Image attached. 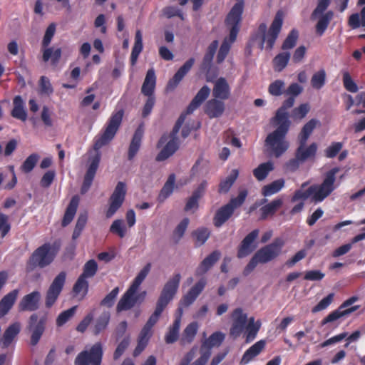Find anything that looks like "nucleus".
<instances>
[{"label": "nucleus", "mask_w": 365, "mask_h": 365, "mask_svg": "<svg viewBox=\"0 0 365 365\" xmlns=\"http://www.w3.org/2000/svg\"><path fill=\"white\" fill-rule=\"evenodd\" d=\"M110 232L113 234H116L120 238L124 237L126 232V228L123 225V220H114L110 227Z\"/></svg>", "instance_id": "nucleus-55"}, {"label": "nucleus", "mask_w": 365, "mask_h": 365, "mask_svg": "<svg viewBox=\"0 0 365 365\" xmlns=\"http://www.w3.org/2000/svg\"><path fill=\"white\" fill-rule=\"evenodd\" d=\"M143 36L140 30H137L135 36V43L130 55V62L133 66L135 64L138 58L143 50Z\"/></svg>", "instance_id": "nucleus-35"}, {"label": "nucleus", "mask_w": 365, "mask_h": 365, "mask_svg": "<svg viewBox=\"0 0 365 365\" xmlns=\"http://www.w3.org/2000/svg\"><path fill=\"white\" fill-rule=\"evenodd\" d=\"M97 270V262L94 259H90L84 264L81 275L86 278L93 277L96 274Z\"/></svg>", "instance_id": "nucleus-52"}, {"label": "nucleus", "mask_w": 365, "mask_h": 365, "mask_svg": "<svg viewBox=\"0 0 365 365\" xmlns=\"http://www.w3.org/2000/svg\"><path fill=\"white\" fill-rule=\"evenodd\" d=\"M61 56V49L60 48H47L43 50V59L44 61L51 60L52 63H57Z\"/></svg>", "instance_id": "nucleus-45"}, {"label": "nucleus", "mask_w": 365, "mask_h": 365, "mask_svg": "<svg viewBox=\"0 0 365 365\" xmlns=\"http://www.w3.org/2000/svg\"><path fill=\"white\" fill-rule=\"evenodd\" d=\"M66 279V273L61 272L53 280L46 293L45 306L51 308L58 299L63 290Z\"/></svg>", "instance_id": "nucleus-13"}, {"label": "nucleus", "mask_w": 365, "mask_h": 365, "mask_svg": "<svg viewBox=\"0 0 365 365\" xmlns=\"http://www.w3.org/2000/svg\"><path fill=\"white\" fill-rule=\"evenodd\" d=\"M151 269V263H147L144 267L139 272L133 279L130 286L123 294L117 304V312L128 311L132 309L136 304L142 303L145 297L146 292L143 291L138 293L139 287Z\"/></svg>", "instance_id": "nucleus-4"}, {"label": "nucleus", "mask_w": 365, "mask_h": 365, "mask_svg": "<svg viewBox=\"0 0 365 365\" xmlns=\"http://www.w3.org/2000/svg\"><path fill=\"white\" fill-rule=\"evenodd\" d=\"M307 143L299 142V146L295 151V155L301 162L304 163L309 159L314 158L317 151V145L316 143H311L306 147Z\"/></svg>", "instance_id": "nucleus-22"}, {"label": "nucleus", "mask_w": 365, "mask_h": 365, "mask_svg": "<svg viewBox=\"0 0 365 365\" xmlns=\"http://www.w3.org/2000/svg\"><path fill=\"white\" fill-rule=\"evenodd\" d=\"M46 315L39 316L37 313H33L29 318L26 329L30 334V344L36 346L43 336L47 324Z\"/></svg>", "instance_id": "nucleus-10"}, {"label": "nucleus", "mask_w": 365, "mask_h": 365, "mask_svg": "<svg viewBox=\"0 0 365 365\" xmlns=\"http://www.w3.org/2000/svg\"><path fill=\"white\" fill-rule=\"evenodd\" d=\"M225 110L224 103L217 99L208 101L205 106V113L210 118L220 117Z\"/></svg>", "instance_id": "nucleus-25"}, {"label": "nucleus", "mask_w": 365, "mask_h": 365, "mask_svg": "<svg viewBox=\"0 0 365 365\" xmlns=\"http://www.w3.org/2000/svg\"><path fill=\"white\" fill-rule=\"evenodd\" d=\"M221 253L215 250L207 256L199 264L195 275L200 276L206 273L220 258Z\"/></svg>", "instance_id": "nucleus-23"}, {"label": "nucleus", "mask_w": 365, "mask_h": 365, "mask_svg": "<svg viewBox=\"0 0 365 365\" xmlns=\"http://www.w3.org/2000/svg\"><path fill=\"white\" fill-rule=\"evenodd\" d=\"M238 175L239 173L237 169L232 170L229 176L220 182L218 192L220 193H227L237 180Z\"/></svg>", "instance_id": "nucleus-41"}, {"label": "nucleus", "mask_w": 365, "mask_h": 365, "mask_svg": "<svg viewBox=\"0 0 365 365\" xmlns=\"http://www.w3.org/2000/svg\"><path fill=\"white\" fill-rule=\"evenodd\" d=\"M194 61L193 58H190L178 69L175 76L168 83V86L170 88H175V87L180 82L183 77L191 69L194 64Z\"/></svg>", "instance_id": "nucleus-31"}, {"label": "nucleus", "mask_w": 365, "mask_h": 365, "mask_svg": "<svg viewBox=\"0 0 365 365\" xmlns=\"http://www.w3.org/2000/svg\"><path fill=\"white\" fill-rule=\"evenodd\" d=\"M232 317L233 322L240 324L241 326H245L247 323V314H244L241 308L235 309L232 314Z\"/></svg>", "instance_id": "nucleus-63"}, {"label": "nucleus", "mask_w": 365, "mask_h": 365, "mask_svg": "<svg viewBox=\"0 0 365 365\" xmlns=\"http://www.w3.org/2000/svg\"><path fill=\"white\" fill-rule=\"evenodd\" d=\"M283 245L284 241L281 238H276L272 243L257 250L255 256L259 263H267L279 255Z\"/></svg>", "instance_id": "nucleus-14"}, {"label": "nucleus", "mask_w": 365, "mask_h": 365, "mask_svg": "<svg viewBox=\"0 0 365 365\" xmlns=\"http://www.w3.org/2000/svg\"><path fill=\"white\" fill-rule=\"evenodd\" d=\"M40 156L37 153L29 155L21 165V170L24 173H31L37 164Z\"/></svg>", "instance_id": "nucleus-43"}, {"label": "nucleus", "mask_w": 365, "mask_h": 365, "mask_svg": "<svg viewBox=\"0 0 365 365\" xmlns=\"http://www.w3.org/2000/svg\"><path fill=\"white\" fill-rule=\"evenodd\" d=\"M175 182V175L174 173L170 174L163 187H162L158 200L161 202L167 199L173 192L174 186Z\"/></svg>", "instance_id": "nucleus-37"}, {"label": "nucleus", "mask_w": 365, "mask_h": 365, "mask_svg": "<svg viewBox=\"0 0 365 365\" xmlns=\"http://www.w3.org/2000/svg\"><path fill=\"white\" fill-rule=\"evenodd\" d=\"M155 75L153 69H149L147 72L141 91H153L155 86Z\"/></svg>", "instance_id": "nucleus-50"}, {"label": "nucleus", "mask_w": 365, "mask_h": 365, "mask_svg": "<svg viewBox=\"0 0 365 365\" xmlns=\"http://www.w3.org/2000/svg\"><path fill=\"white\" fill-rule=\"evenodd\" d=\"M326 72L324 69L316 72L311 79L312 88L316 90L321 89L325 83Z\"/></svg>", "instance_id": "nucleus-49"}, {"label": "nucleus", "mask_w": 365, "mask_h": 365, "mask_svg": "<svg viewBox=\"0 0 365 365\" xmlns=\"http://www.w3.org/2000/svg\"><path fill=\"white\" fill-rule=\"evenodd\" d=\"M265 345V341L262 339L251 346L244 353L240 361V364L245 365L250 363L254 358L257 356L262 352L264 349Z\"/></svg>", "instance_id": "nucleus-24"}, {"label": "nucleus", "mask_w": 365, "mask_h": 365, "mask_svg": "<svg viewBox=\"0 0 365 365\" xmlns=\"http://www.w3.org/2000/svg\"><path fill=\"white\" fill-rule=\"evenodd\" d=\"M282 204V200L278 198L262 207L260 209L262 213L261 219L264 220L268 215H274Z\"/></svg>", "instance_id": "nucleus-40"}, {"label": "nucleus", "mask_w": 365, "mask_h": 365, "mask_svg": "<svg viewBox=\"0 0 365 365\" xmlns=\"http://www.w3.org/2000/svg\"><path fill=\"white\" fill-rule=\"evenodd\" d=\"M207 284L206 279L201 278L194 286H192L186 294L180 300V304L184 307L191 305L200 293L203 291Z\"/></svg>", "instance_id": "nucleus-19"}, {"label": "nucleus", "mask_w": 365, "mask_h": 365, "mask_svg": "<svg viewBox=\"0 0 365 365\" xmlns=\"http://www.w3.org/2000/svg\"><path fill=\"white\" fill-rule=\"evenodd\" d=\"M148 96L145 104L142 110V116L143 118L147 117L152 111L153 108L155 103V97L154 93H143Z\"/></svg>", "instance_id": "nucleus-56"}, {"label": "nucleus", "mask_w": 365, "mask_h": 365, "mask_svg": "<svg viewBox=\"0 0 365 365\" xmlns=\"http://www.w3.org/2000/svg\"><path fill=\"white\" fill-rule=\"evenodd\" d=\"M357 300H358V297L356 296H352L351 297L345 300L339 307L338 309L331 312L325 318H324L321 322V324L322 326H324L328 323L334 322L338 320L339 319H340L343 317H345V316H348L349 314H351L352 312L356 311L359 308V306H358V305L353 306V307H351L350 308H347V309H346V308L351 306V304H353Z\"/></svg>", "instance_id": "nucleus-15"}, {"label": "nucleus", "mask_w": 365, "mask_h": 365, "mask_svg": "<svg viewBox=\"0 0 365 365\" xmlns=\"http://www.w3.org/2000/svg\"><path fill=\"white\" fill-rule=\"evenodd\" d=\"M284 180L280 178L264 185L262 189V195L267 197L277 193L284 186Z\"/></svg>", "instance_id": "nucleus-39"}, {"label": "nucleus", "mask_w": 365, "mask_h": 365, "mask_svg": "<svg viewBox=\"0 0 365 365\" xmlns=\"http://www.w3.org/2000/svg\"><path fill=\"white\" fill-rule=\"evenodd\" d=\"M76 309L77 306H73L60 313L56 321L57 327H62L68 322L74 316Z\"/></svg>", "instance_id": "nucleus-46"}, {"label": "nucleus", "mask_w": 365, "mask_h": 365, "mask_svg": "<svg viewBox=\"0 0 365 365\" xmlns=\"http://www.w3.org/2000/svg\"><path fill=\"white\" fill-rule=\"evenodd\" d=\"M56 173L54 170H48L41 179L40 185L42 187L48 188L54 180Z\"/></svg>", "instance_id": "nucleus-64"}, {"label": "nucleus", "mask_w": 365, "mask_h": 365, "mask_svg": "<svg viewBox=\"0 0 365 365\" xmlns=\"http://www.w3.org/2000/svg\"><path fill=\"white\" fill-rule=\"evenodd\" d=\"M282 23L283 14L279 11L277 13L267 32H266L267 26L265 24H262L259 26V36L257 38V41L260 49L266 48L270 50L272 48L282 29Z\"/></svg>", "instance_id": "nucleus-7"}, {"label": "nucleus", "mask_w": 365, "mask_h": 365, "mask_svg": "<svg viewBox=\"0 0 365 365\" xmlns=\"http://www.w3.org/2000/svg\"><path fill=\"white\" fill-rule=\"evenodd\" d=\"M198 329V324L197 322H191L184 329L181 339L180 344L182 345L188 344L194 340Z\"/></svg>", "instance_id": "nucleus-32"}, {"label": "nucleus", "mask_w": 365, "mask_h": 365, "mask_svg": "<svg viewBox=\"0 0 365 365\" xmlns=\"http://www.w3.org/2000/svg\"><path fill=\"white\" fill-rule=\"evenodd\" d=\"M334 293L329 294L327 297L323 298L316 306L312 308V312L316 313L324 309H326L332 302L334 299Z\"/></svg>", "instance_id": "nucleus-59"}, {"label": "nucleus", "mask_w": 365, "mask_h": 365, "mask_svg": "<svg viewBox=\"0 0 365 365\" xmlns=\"http://www.w3.org/2000/svg\"><path fill=\"white\" fill-rule=\"evenodd\" d=\"M130 344V336H125L118 345L113 353V359H118L128 347Z\"/></svg>", "instance_id": "nucleus-60"}, {"label": "nucleus", "mask_w": 365, "mask_h": 365, "mask_svg": "<svg viewBox=\"0 0 365 365\" xmlns=\"http://www.w3.org/2000/svg\"><path fill=\"white\" fill-rule=\"evenodd\" d=\"M201 127L200 121H188L187 122L182 128L181 136L183 139H185L189 136L193 130H197Z\"/></svg>", "instance_id": "nucleus-54"}, {"label": "nucleus", "mask_w": 365, "mask_h": 365, "mask_svg": "<svg viewBox=\"0 0 365 365\" xmlns=\"http://www.w3.org/2000/svg\"><path fill=\"white\" fill-rule=\"evenodd\" d=\"M290 58L289 52H282L279 53L273 60L274 69L277 71H282L288 63Z\"/></svg>", "instance_id": "nucleus-44"}, {"label": "nucleus", "mask_w": 365, "mask_h": 365, "mask_svg": "<svg viewBox=\"0 0 365 365\" xmlns=\"http://www.w3.org/2000/svg\"><path fill=\"white\" fill-rule=\"evenodd\" d=\"M124 110L123 109L113 112L103 127L101 133L95 137L93 149L96 151V153L89 159L90 163L81 188V194H85L90 189L101 161L99 150L109 144L114 138L121 125Z\"/></svg>", "instance_id": "nucleus-1"}, {"label": "nucleus", "mask_w": 365, "mask_h": 365, "mask_svg": "<svg viewBox=\"0 0 365 365\" xmlns=\"http://www.w3.org/2000/svg\"><path fill=\"white\" fill-rule=\"evenodd\" d=\"M144 134V125L140 124L136 128L128 151V159L132 160L140 150Z\"/></svg>", "instance_id": "nucleus-21"}, {"label": "nucleus", "mask_w": 365, "mask_h": 365, "mask_svg": "<svg viewBox=\"0 0 365 365\" xmlns=\"http://www.w3.org/2000/svg\"><path fill=\"white\" fill-rule=\"evenodd\" d=\"M247 195V190L242 189L237 197L231 198L228 203L220 207L213 217L214 225L216 227H222L232 216L235 210L243 205Z\"/></svg>", "instance_id": "nucleus-8"}, {"label": "nucleus", "mask_w": 365, "mask_h": 365, "mask_svg": "<svg viewBox=\"0 0 365 365\" xmlns=\"http://www.w3.org/2000/svg\"><path fill=\"white\" fill-rule=\"evenodd\" d=\"M11 228V223L9 222V217L3 213L0 212V234L1 238L5 237L10 232Z\"/></svg>", "instance_id": "nucleus-53"}, {"label": "nucleus", "mask_w": 365, "mask_h": 365, "mask_svg": "<svg viewBox=\"0 0 365 365\" xmlns=\"http://www.w3.org/2000/svg\"><path fill=\"white\" fill-rule=\"evenodd\" d=\"M274 168V164L271 161L261 163L253 170V175L257 180L262 181L267 177Z\"/></svg>", "instance_id": "nucleus-34"}, {"label": "nucleus", "mask_w": 365, "mask_h": 365, "mask_svg": "<svg viewBox=\"0 0 365 365\" xmlns=\"http://www.w3.org/2000/svg\"><path fill=\"white\" fill-rule=\"evenodd\" d=\"M180 279V274L175 273L164 284L158 299L155 309L145 324L146 325L153 327V326L158 322L165 307L173 299L177 294Z\"/></svg>", "instance_id": "nucleus-5"}, {"label": "nucleus", "mask_w": 365, "mask_h": 365, "mask_svg": "<svg viewBox=\"0 0 365 365\" xmlns=\"http://www.w3.org/2000/svg\"><path fill=\"white\" fill-rule=\"evenodd\" d=\"M343 148V143L341 142H333L324 150V155L328 158H333L337 155Z\"/></svg>", "instance_id": "nucleus-58"}, {"label": "nucleus", "mask_w": 365, "mask_h": 365, "mask_svg": "<svg viewBox=\"0 0 365 365\" xmlns=\"http://www.w3.org/2000/svg\"><path fill=\"white\" fill-rule=\"evenodd\" d=\"M89 284L87 278L80 275L73 287V292L76 296L81 295L83 299L88 294Z\"/></svg>", "instance_id": "nucleus-38"}, {"label": "nucleus", "mask_w": 365, "mask_h": 365, "mask_svg": "<svg viewBox=\"0 0 365 365\" xmlns=\"http://www.w3.org/2000/svg\"><path fill=\"white\" fill-rule=\"evenodd\" d=\"M79 204V197L78 195L72 197L68 205L67 206L64 215L62 219L61 225L62 227L68 226L73 220L74 216L76 213Z\"/></svg>", "instance_id": "nucleus-28"}, {"label": "nucleus", "mask_w": 365, "mask_h": 365, "mask_svg": "<svg viewBox=\"0 0 365 365\" xmlns=\"http://www.w3.org/2000/svg\"><path fill=\"white\" fill-rule=\"evenodd\" d=\"M291 93L292 96H289L287 100L284 101L282 106L277 110L274 116L272 118L274 121H281L291 124V121L289 119V114L287 110L293 106L295 97L300 93Z\"/></svg>", "instance_id": "nucleus-20"}, {"label": "nucleus", "mask_w": 365, "mask_h": 365, "mask_svg": "<svg viewBox=\"0 0 365 365\" xmlns=\"http://www.w3.org/2000/svg\"><path fill=\"white\" fill-rule=\"evenodd\" d=\"M210 93H197L192 100L185 111L182 112L176 120L172 131L169 135L164 134L160 138L158 143V147L163 146L167 143L157 155L155 160L158 162L163 161L173 155L179 148V140L178 133L182 128L187 115L192 113L200 106L208 98Z\"/></svg>", "instance_id": "nucleus-2"}, {"label": "nucleus", "mask_w": 365, "mask_h": 365, "mask_svg": "<svg viewBox=\"0 0 365 365\" xmlns=\"http://www.w3.org/2000/svg\"><path fill=\"white\" fill-rule=\"evenodd\" d=\"M309 110L310 107L308 103H302L293 110V117L297 119H302L307 115Z\"/></svg>", "instance_id": "nucleus-62"}, {"label": "nucleus", "mask_w": 365, "mask_h": 365, "mask_svg": "<svg viewBox=\"0 0 365 365\" xmlns=\"http://www.w3.org/2000/svg\"><path fill=\"white\" fill-rule=\"evenodd\" d=\"M297 38L298 32L296 30H292L284 41L282 49L286 50L292 48L295 46Z\"/></svg>", "instance_id": "nucleus-61"}, {"label": "nucleus", "mask_w": 365, "mask_h": 365, "mask_svg": "<svg viewBox=\"0 0 365 365\" xmlns=\"http://www.w3.org/2000/svg\"><path fill=\"white\" fill-rule=\"evenodd\" d=\"M196 247L203 245L210 236V232L207 227H199L191 234Z\"/></svg>", "instance_id": "nucleus-36"}, {"label": "nucleus", "mask_w": 365, "mask_h": 365, "mask_svg": "<svg viewBox=\"0 0 365 365\" xmlns=\"http://www.w3.org/2000/svg\"><path fill=\"white\" fill-rule=\"evenodd\" d=\"M319 16L320 18L316 26V30L319 35H322L325 30L327 29L329 24V21L333 17V13L331 11H329L325 14H321Z\"/></svg>", "instance_id": "nucleus-47"}, {"label": "nucleus", "mask_w": 365, "mask_h": 365, "mask_svg": "<svg viewBox=\"0 0 365 365\" xmlns=\"http://www.w3.org/2000/svg\"><path fill=\"white\" fill-rule=\"evenodd\" d=\"M127 192L126 185L123 182H118L108 200V208L106 212L107 218L112 217L123 205Z\"/></svg>", "instance_id": "nucleus-12"}, {"label": "nucleus", "mask_w": 365, "mask_h": 365, "mask_svg": "<svg viewBox=\"0 0 365 365\" xmlns=\"http://www.w3.org/2000/svg\"><path fill=\"white\" fill-rule=\"evenodd\" d=\"M41 294L35 290L24 295L20 300L18 307L21 312H35L40 307Z\"/></svg>", "instance_id": "nucleus-17"}, {"label": "nucleus", "mask_w": 365, "mask_h": 365, "mask_svg": "<svg viewBox=\"0 0 365 365\" xmlns=\"http://www.w3.org/2000/svg\"><path fill=\"white\" fill-rule=\"evenodd\" d=\"M225 334L221 331L212 333L207 339L202 341L200 349L203 351L210 350L215 346H220L225 340Z\"/></svg>", "instance_id": "nucleus-30"}, {"label": "nucleus", "mask_w": 365, "mask_h": 365, "mask_svg": "<svg viewBox=\"0 0 365 365\" xmlns=\"http://www.w3.org/2000/svg\"><path fill=\"white\" fill-rule=\"evenodd\" d=\"M11 115L22 121H26L27 113L24 109V101L22 98L17 96L14 99V108L11 110Z\"/></svg>", "instance_id": "nucleus-33"}, {"label": "nucleus", "mask_w": 365, "mask_h": 365, "mask_svg": "<svg viewBox=\"0 0 365 365\" xmlns=\"http://www.w3.org/2000/svg\"><path fill=\"white\" fill-rule=\"evenodd\" d=\"M339 170L338 167L331 168L327 172L324 179L320 185L310 186L311 188H313L312 192L313 201L315 202H322L335 190L336 175Z\"/></svg>", "instance_id": "nucleus-9"}, {"label": "nucleus", "mask_w": 365, "mask_h": 365, "mask_svg": "<svg viewBox=\"0 0 365 365\" xmlns=\"http://www.w3.org/2000/svg\"><path fill=\"white\" fill-rule=\"evenodd\" d=\"M21 330L20 324L18 322L9 325L4 331L1 338L2 348H8L13 342L14 339L19 334Z\"/></svg>", "instance_id": "nucleus-27"}, {"label": "nucleus", "mask_w": 365, "mask_h": 365, "mask_svg": "<svg viewBox=\"0 0 365 365\" xmlns=\"http://www.w3.org/2000/svg\"><path fill=\"white\" fill-rule=\"evenodd\" d=\"M270 124L275 128L269 133L264 140V148L267 154L274 158L281 157L289 148V143L287 140L291 124L270 119Z\"/></svg>", "instance_id": "nucleus-3"}, {"label": "nucleus", "mask_w": 365, "mask_h": 365, "mask_svg": "<svg viewBox=\"0 0 365 365\" xmlns=\"http://www.w3.org/2000/svg\"><path fill=\"white\" fill-rule=\"evenodd\" d=\"M234 41H231L230 36H229V38H225V40L223 41L221 46L220 48V50H219L217 56V63H220L224 61V59L225 58V57L227 56V55L230 51L231 44Z\"/></svg>", "instance_id": "nucleus-51"}, {"label": "nucleus", "mask_w": 365, "mask_h": 365, "mask_svg": "<svg viewBox=\"0 0 365 365\" xmlns=\"http://www.w3.org/2000/svg\"><path fill=\"white\" fill-rule=\"evenodd\" d=\"M244 4L242 1H238L232 8L227 15L226 24L230 29V36L231 41H235L239 31L241 16L243 12Z\"/></svg>", "instance_id": "nucleus-16"}, {"label": "nucleus", "mask_w": 365, "mask_h": 365, "mask_svg": "<svg viewBox=\"0 0 365 365\" xmlns=\"http://www.w3.org/2000/svg\"><path fill=\"white\" fill-rule=\"evenodd\" d=\"M19 294L16 289L6 294L0 301V318L4 317L14 304Z\"/></svg>", "instance_id": "nucleus-26"}, {"label": "nucleus", "mask_w": 365, "mask_h": 365, "mask_svg": "<svg viewBox=\"0 0 365 365\" xmlns=\"http://www.w3.org/2000/svg\"><path fill=\"white\" fill-rule=\"evenodd\" d=\"M103 356L101 342L94 344L89 350L80 352L74 361L75 365H101Z\"/></svg>", "instance_id": "nucleus-11"}, {"label": "nucleus", "mask_w": 365, "mask_h": 365, "mask_svg": "<svg viewBox=\"0 0 365 365\" xmlns=\"http://www.w3.org/2000/svg\"><path fill=\"white\" fill-rule=\"evenodd\" d=\"M317 120L311 119L309 120L302 128L300 133L298 135V141L307 143L308 138L312 133L314 129L316 128Z\"/></svg>", "instance_id": "nucleus-42"}, {"label": "nucleus", "mask_w": 365, "mask_h": 365, "mask_svg": "<svg viewBox=\"0 0 365 365\" xmlns=\"http://www.w3.org/2000/svg\"><path fill=\"white\" fill-rule=\"evenodd\" d=\"M179 310L180 312V315L175 317L173 324L169 327L168 331L165 336V341L166 344H173L178 339L181 323L182 309H179Z\"/></svg>", "instance_id": "nucleus-29"}, {"label": "nucleus", "mask_w": 365, "mask_h": 365, "mask_svg": "<svg viewBox=\"0 0 365 365\" xmlns=\"http://www.w3.org/2000/svg\"><path fill=\"white\" fill-rule=\"evenodd\" d=\"M259 235V230L255 229L250 232L241 242L237 250V257L244 258L251 254L255 249L256 245L255 242Z\"/></svg>", "instance_id": "nucleus-18"}, {"label": "nucleus", "mask_w": 365, "mask_h": 365, "mask_svg": "<svg viewBox=\"0 0 365 365\" xmlns=\"http://www.w3.org/2000/svg\"><path fill=\"white\" fill-rule=\"evenodd\" d=\"M56 252L50 243H44L36 249L26 264V272H32L37 267L43 269L50 265L56 257Z\"/></svg>", "instance_id": "nucleus-6"}, {"label": "nucleus", "mask_w": 365, "mask_h": 365, "mask_svg": "<svg viewBox=\"0 0 365 365\" xmlns=\"http://www.w3.org/2000/svg\"><path fill=\"white\" fill-rule=\"evenodd\" d=\"M110 320V315L107 312L103 313L96 320V324L93 329V333L96 335L99 334L103 330H104Z\"/></svg>", "instance_id": "nucleus-48"}, {"label": "nucleus", "mask_w": 365, "mask_h": 365, "mask_svg": "<svg viewBox=\"0 0 365 365\" xmlns=\"http://www.w3.org/2000/svg\"><path fill=\"white\" fill-rule=\"evenodd\" d=\"M118 293L119 288L116 287L101 300L100 304L108 308L113 307Z\"/></svg>", "instance_id": "nucleus-57"}]
</instances>
